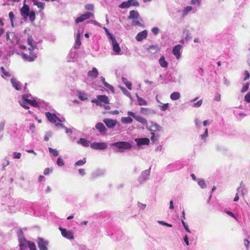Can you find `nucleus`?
Wrapping results in <instances>:
<instances>
[{
    "instance_id": "nucleus-1",
    "label": "nucleus",
    "mask_w": 250,
    "mask_h": 250,
    "mask_svg": "<svg viewBox=\"0 0 250 250\" xmlns=\"http://www.w3.org/2000/svg\"><path fill=\"white\" fill-rule=\"evenodd\" d=\"M19 102L20 105L25 109H28L29 105L36 107L39 106L42 101L40 99L33 97L31 95L25 94L19 99Z\"/></svg>"
},
{
    "instance_id": "nucleus-2",
    "label": "nucleus",
    "mask_w": 250,
    "mask_h": 250,
    "mask_svg": "<svg viewBox=\"0 0 250 250\" xmlns=\"http://www.w3.org/2000/svg\"><path fill=\"white\" fill-rule=\"evenodd\" d=\"M128 19L132 20L133 25L142 28L145 27L143 21L140 17L138 11L135 10L130 11Z\"/></svg>"
},
{
    "instance_id": "nucleus-3",
    "label": "nucleus",
    "mask_w": 250,
    "mask_h": 250,
    "mask_svg": "<svg viewBox=\"0 0 250 250\" xmlns=\"http://www.w3.org/2000/svg\"><path fill=\"white\" fill-rule=\"evenodd\" d=\"M110 146L117 147L119 149L117 151L120 152H123L124 150L128 149L131 147V145L130 143L123 141L112 143Z\"/></svg>"
},
{
    "instance_id": "nucleus-4",
    "label": "nucleus",
    "mask_w": 250,
    "mask_h": 250,
    "mask_svg": "<svg viewBox=\"0 0 250 250\" xmlns=\"http://www.w3.org/2000/svg\"><path fill=\"white\" fill-rule=\"evenodd\" d=\"M21 57L25 61L33 62L37 58L36 53L28 48L26 53H23L21 54Z\"/></svg>"
},
{
    "instance_id": "nucleus-5",
    "label": "nucleus",
    "mask_w": 250,
    "mask_h": 250,
    "mask_svg": "<svg viewBox=\"0 0 250 250\" xmlns=\"http://www.w3.org/2000/svg\"><path fill=\"white\" fill-rule=\"evenodd\" d=\"M45 116L47 120L51 123L56 124L57 121L59 122H62L65 121L64 118H62L61 119L58 117L54 113H51L50 112H46Z\"/></svg>"
},
{
    "instance_id": "nucleus-6",
    "label": "nucleus",
    "mask_w": 250,
    "mask_h": 250,
    "mask_svg": "<svg viewBox=\"0 0 250 250\" xmlns=\"http://www.w3.org/2000/svg\"><path fill=\"white\" fill-rule=\"evenodd\" d=\"M91 102L96 104L97 105H102L103 103L109 104V100L106 95H98L96 99H92Z\"/></svg>"
},
{
    "instance_id": "nucleus-7",
    "label": "nucleus",
    "mask_w": 250,
    "mask_h": 250,
    "mask_svg": "<svg viewBox=\"0 0 250 250\" xmlns=\"http://www.w3.org/2000/svg\"><path fill=\"white\" fill-rule=\"evenodd\" d=\"M90 147L96 150H104L107 147V145L104 142H93L90 144Z\"/></svg>"
},
{
    "instance_id": "nucleus-8",
    "label": "nucleus",
    "mask_w": 250,
    "mask_h": 250,
    "mask_svg": "<svg viewBox=\"0 0 250 250\" xmlns=\"http://www.w3.org/2000/svg\"><path fill=\"white\" fill-rule=\"evenodd\" d=\"M112 42V46L114 54L115 55H122V52L119 44L117 42L116 39L113 38L111 40Z\"/></svg>"
},
{
    "instance_id": "nucleus-9",
    "label": "nucleus",
    "mask_w": 250,
    "mask_h": 250,
    "mask_svg": "<svg viewBox=\"0 0 250 250\" xmlns=\"http://www.w3.org/2000/svg\"><path fill=\"white\" fill-rule=\"evenodd\" d=\"M59 229L61 231L62 235L64 237L70 240L74 239V234L71 230H67L66 229L62 228V227H59Z\"/></svg>"
},
{
    "instance_id": "nucleus-10",
    "label": "nucleus",
    "mask_w": 250,
    "mask_h": 250,
    "mask_svg": "<svg viewBox=\"0 0 250 250\" xmlns=\"http://www.w3.org/2000/svg\"><path fill=\"white\" fill-rule=\"evenodd\" d=\"M94 16L93 13L90 12H86L85 13L82 15L80 17L75 19L76 23L82 22L90 18V17H94Z\"/></svg>"
},
{
    "instance_id": "nucleus-11",
    "label": "nucleus",
    "mask_w": 250,
    "mask_h": 250,
    "mask_svg": "<svg viewBox=\"0 0 250 250\" xmlns=\"http://www.w3.org/2000/svg\"><path fill=\"white\" fill-rule=\"evenodd\" d=\"M183 46L181 44H177L175 45L172 51V54L175 56L176 58L179 60L181 56V50Z\"/></svg>"
},
{
    "instance_id": "nucleus-12",
    "label": "nucleus",
    "mask_w": 250,
    "mask_h": 250,
    "mask_svg": "<svg viewBox=\"0 0 250 250\" xmlns=\"http://www.w3.org/2000/svg\"><path fill=\"white\" fill-rule=\"evenodd\" d=\"M25 0L23 3V5L21 9L20 13L22 17H23L24 19L25 20L28 17V14L30 12L29 6L26 4Z\"/></svg>"
},
{
    "instance_id": "nucleus-13",
    "label": "nucleus",
    "mask_w": 250,
    "mask_h": 250,
    "mask_svg": "<svg viewBox=\"0 0 250 250\" xmlns=\"http://www.w3.org/2000/svg\"><path fill=\"white\" fill-rule=\"evenodd\" d=\"M37 244L40 250H48L47 246L48 244V242L45 241L43 238L40 237L38 238Z\"/></svg>"
},
{
    "instance_id": "nucleus-14",
    "label": "nucleus",
    "mask_w": 250,
    "mask_h": 250,
    "mask_svg": "<svg viewBox=\"0 0 250 250\" xmlns=\"http://www.w3.org/2000/svg\"><path fill=\"white\" fill-rule=\"evenodd\" d=\"M148 33L147 30H144L139 32L135 36V39L137 41L141 42L146 39L147 37Z\"/></svg>"
},
{
    "instance_id": "nucleus-15",
    "label": "nucleus",
    "mask_w": 250,
    "mask_h": 250,
    "mask_svg": "<svg viewBox=\"0 0 250 250\" xmlns=\"http://www.w3.org/2000/svg\"><path fill=\"white\" fill-rule=\"evenodd\" d=\"M134 141L139 146L143 145H148L150 142L149 139L147 138H136Z\"/></svg>"
},
{
    "instance_id": "nucleus-16",
    "label": "nucleus",
    "mask_w": 250,
    "mask_h": 250,
    "mask_svg": "<svg viewBox=\"0 0 250 250\" xmlns=\"http://www.w3.org/2000/svg\"><path fill=\"white\" fill-rule=\"evenodd\" d=\"M99 75V72L96 67H93L87 73V76L92 80L95 79Z\"/></svg>"
},
{
    "instance_id": "nucleus-17",
    "label": "nucleus",
    "mask_w": 250,
    "mask_h": 250,
    "mask_svg": "<svg viewBox=\"0 0 250 250\" xmlns=\"http://www.w3.org/2000/svg\"><path fill=\"white\" fill-rule=\"evenodd\" d=\"M83 34V30L80 31L79 30L78 31V33L76 35V40H75V48H79L81 44V37Z\"/></svg>"
},
{
    "instance_id": "nucleus-18",
    "label": "nucleus",
    "mask_w": 250,
    "mask_h": 250,
    "mask_svg": "<svg viewBox=\"0 0 250 250\" xmlns=\"http://www.w3.org/2000/svg\"><path fill=\"white\" fill-rule=\"evenodd\" d=\"M103 122L105 123L106 125L110 128H113L116 126L117 122L116 120L110 119H104Z\"/></svg>"
},
{
    "instance_id": "nucleus-19",
    "label": "nucleus",
    "mask_w": 250,
    "mask_h": 250,
    "mask_svg": "<svg viewBox=\"0 0 250 250\" xmlns=\"http://www.w3.org/2000/svg\"><path fill=\"white\" fill-rule=\"evenodd\" d=\"M11 83H12V86L17 90H21L22 88V85L16 79L12 78L11 79Z\"/></svg>"
},
{
    "instance_id": "nucleus-20",
    "label": "nucleus",
    "mask_w": 250,
    "mask_h": 250,
    "mask_svg": "<svg viewBox=\"0 0 250 250\" xmlns=\"http://www.w3.org/2000/svg\"><path fill=\"white\" fill-rule=\"evenodd\" d=\"M33 2L34 4L40 9L39 12L41 13V14H43V13L42 11L44 8L45 3L38 0H34Z\"/></svg>"
},
{
    "instance_id": "nucleus-21",
    "label": "nucleus",
    "mask_w": 250,
    "mask_h": 250,
    "mask_svg": "<svg viewBox=\"0 0 250 250\" xmlns=\"http://www.w3.org/2000/svg\"><path fill=\"white\" fill-rule=\"evenodd\" d=\"M77 143L78 144H80L84 147L90 146L91 144L89 141L85 138H80Z\"/></svg>"
},
{
    "instance_id": "nucleus-22",
    "label": "nucleus",
    "mask_w": 250,
    "mask_h": 250,
    "mask_svg": "<svg viewBox=\"0 0 250 250\" xmlns=\"http://www.w3.org/2000/svg\"><path fill=\"white\" fill-rule=\"evenodd\" d=\"M95 128L98 130L101 133H103L106 130L104 125L102 123H97L95 125Z\"/></svg>"
},
{
    "instance_id": "nucleus-23",
    "label": "nucleus",
    "mask_w": 250,
    "mask_h": 250,
    "mask_svg": "<svg viewBox=\"0 0 250 250\" xmlns=\"http://www.w3.org/2000/svg\"><path fill=\"white\" fill-rule=\"evenodd\" d=\"M28 44L30 45V47L31 50L34 51L37 46V43L34 42L31 37H29L27 40Z\"/></svg>"
},
{
    "instance_id": "nucleus-24",
    "label": "nucleus",
    "mask_w": 250,
    "mask_h": 250,
    "mask_svg": "<svg viewBox=\"0 0 250 250\" xmlns=\"http://www.w3.org/2000/svg\"><path fill=\"white\" fill-rule=\"evenodd\" d=\"M183 36L186 41H188L191 39L192 36L189 31L185 29L183 31Z\"/></svg>"
},
{
    "instance_id": "nucleus-25",
    "label": "nucleus",
    "mask_w": 250,
    "mask_h": 250,
    "mask_svg": "<svg viewBox=\"0 0 250 250\" xmlns=\"http://www.w3.org/2000/svg\"><path fill=\"white\" fill-rule=\"evenodd\" d=\"M159 62L161 67L163 68H167L168 66V63L166 61L164 56H161L159 60Z\"/></svg>"
},
{
    "instance_id": "nucleus-26",
    "label": "nucleus",
    "mask_w": 250,
    "mask_h": 250,
    "mask_svg": "<svg viewBox=\"0 0 250 250\" xmlns=\"http://www.w3.org/2000/svg\"><path fill=\"white\" fill-rule=\"evenodd\" d=\"M77 95L79 98L82 101H85L87 99V95L84 92H83L81 91H77Z\"/></svg>"
},
{
    "instance_id": "nucleus-27",
    "label": "nucleus",
    "mask_w": 250,
    "mask_h": 250,
    "mask_svg": "<svg viewBox=\"0 0 250 250\" xmlns=\"http://www.w3.org/2000/svg\"><path fill=\"white\" fill-rule=\"evenodd\" d=\"M31 242L26 241V240H21L20 241V247L21 250H23L27 246L29 247V243H31Z\"/></svg>"
},
{
    "instance_id": "nucleus-28",
    "label": "nucleus",
    "mask_w": 250,
    "mask_h": 250,
    "mask_svg": "<svg viewBox=\"0 0 250 250\" xmlns=\"http://www.w3.org/2000/svg\"><path fill=\"white\" fill-rule=\"evenodd\" d=\"M181 95L179 92H174L170 94V98L173 101L178 100L180 98Z\"/></svg>"
},
{
    "instance_id": "nucleus-29",
    "label": "nucleus",
    "mask_w": 250,
    "mask_h": 250,
    "mask_svg": "<svg viewBox=\"0 0 250 250\" xmlns=\"http://www.w3.org/2000/svg\"><path fill=\"white\" fill-rule=\"evenodd\" d=\"M192 9H193L190 6H187L186 7L183 11L182 17H184L186 16Z\"/></svg>"
},
{
    "instance_id": "nucleus-30",
    "label": "nucleus",
    "mask_w": 250,
    "mask_h": 250,
    "mask_svg": "<svg viewBox=\"0 0 250 250\" xmlns=\"http://www.w3.org/2000/svg\"><path fill=\"white\" fill-rule=\"evenodd\" d=\"M122 82L129 90L132 89V83L125 78H122Z\"/></svg>"
},
{
    "instance_id": "nucleus-31",
    "label": "nucleus",
    "mask_w": 250,
    "mask_h": 250,
    "mask_svg": "<svg viewBox=\"0 0 250 250\" xmlns=\"http://www.w3.org/2000/svg\"><path fill=\"white\" fill-rule=\"evenodd\" d=\"M121 120L123 124H130L133 121V120L130 117H122Z\"/></svg>"
},
{
    "instance_id": "nucleus-32",
    "label": "nucleus",
    "mask_w": 250,
    "mask_h": 250,
    "mask_svg": "<svg viewBox=\"0 0 250 250\" xmlns=\"http://www.w3.org/2000/svg\"><path fill=\"white\" fill-rule=\"evenodd\" d=\"M135 120H137L138 122L142 123L144 125H146L147 124V121L146 120L140 116H138L137 117H135Z\"/></svg>"
},
{
    "instance_id": "nucleus-33",
    "label": "nucleus",
    "mask_w": 250,
    "mask_h": 250,
    "mask_svg": "<svg viewBox=\"0 0 250 250\" xmlns=\"http://www.w3.org/2000/svg\"><path fill=\"white\" fill-rule=\"evenodd\" d=\"M0 70L2 73L1 76L3 78L10 77L11 76L10 73L7 71L3 67H1Z\"/></svg>"
},
{
    "instance_id": "nucleus-34",
    "label": "nucleus",
    "mask_w": 250,
    "mask_h": 250,
    "mask_svg": "<svg viewBox=\"0 0 250 250\" xmlns=\"http://www.w3.org/2000/svg\"><path fill=\"white\" fill-rule=\"evenodd\" d=\"M153 127L154 128V129H149L150 132V133L151 134V136L150 137L151 138V140L152 142H155V133L154 132L155 131L156 129V124H155L153 125Z\"/></svg>"
},
{
    "instance_id": "nucleus-35",
    "label": "nucleus",
    "mask_w": 250,
    "mask_h": 250,
    "mask_svg": "<svg viewBox=\"0 0 250 250\" xmlns=\"http://www.w3.org/2000/svg\"><path fill=\"white\" fill-rule=\"evenodd\" d=\"M157 103H159L161 104V105H159L158 106L160 107V109L162 111H165L168 107L169 104L168 103L163 104L158 99H157Z\"/></svg>"
},
{
    "instance_id": "nucleus-36",
    "label": "nucleus",
    "mask_w": 250,
    "mask_h": 250,
    "mask_svg": "<svg viewBox=\"0 0 250 250\" xmlns=\"http://www.w3.org/2000/svg\"><path fill=\"white\" fill-rule=\"evenodd\" d=\"M138 104L140 105H147L146 102L143 98L140 97L138 95H136Z\"/></svg>"
},
{
    "instance_id": "nucleus-37",
    "label": "nucleus",
    "mask_w": 250,
    "mask_h": 250,
    "mask_svg": "<svg viewBox=\"0 0 250 250\" xmlns=\"http://www.w3.org/2000/svg\"><path fill=\"white\" fill-rule=\"evenodd\" d=\"M9 19L10 20V22H11V26L12 27H15V25H14V19H15V15L13 13V12H10L9 13Z\"/></svg>"
},
{
    "instance_id": "nucleus-38",
    "label": "nucleus",
    "mask_w": 250,
    "mask_h": 250,
    "mask_svg": "<svg viewBox=\"0 0 250 250\" xmlns=\"http://www.w3.org/2000/svg\"><path fill=\"white\" fill-rule=\"evenodd\" d=\"M49 153L54 156H57L59 155V151L56 149L51 147L48 148Z\"/></svg>"
},
{
    "instance_id": "nucleus-39",
    "label": "nucleus",
    "mask_w": 250,
    "mask_h": 250,
    "mask_svg": "<svg viewBox=\"0 0 250 250\" xmlns=\"http://www.w3.org/2000/svg\"><path fill=\"white\" fill-rule=\"evenodd\" d=\"M198 185L202 188H206L207 185L205 182V181L203 179H199L198 180Z\"/></svg>"
},
{
    "instance_id": "nucleus-40",
    "label": "nucleus",
    "mask_w": 250,
    "mask_h": 250,
    "mask_svg": "<svg viewBox=\"0 0 250 250\" xmlns=\"http://www.w3.org/2000/svg\"><path fill=\"white\" fill-rule=\"evenodd\" d=\"M28 17L29 18L31 21H34L35 19V12L34 11H30L29 14H28Z\"/></svg>"
},
{
    "instance_id": "nucleus-41",
    "label": "nucleus",
    "mask_w": 250,
    "mask_h": 250,
    "mask_svg": "<svg viewBox=\"0 0 250 250\" xmlns=\"http://www.w3.org/2000/svg\"><path fill=\"white\" fill-rule=\"evenodd\" d=\"M148 50L150 53L155 54L156 53V46L155 45H151L148 47Z\"/></svg>"
},
{
    "instance_id": "nucleus-42",
    "label": "nucleus",
    "mask_w": 250,
    "mask_h": 250,
    "mask_svg": "<svg viewBox=\"0 0 250 250\" xmlns=\"http://www.w3.org/2000/svg\"><path fill=\"white\" fill-rule=\"evenodd\" d=\"M85 162H86V159L85 158H84L82 160H80L78 161L77 162H76L75 164V166L76 167L82 166V165H83L85 163Z\"/></svg>"
},
{
    "instance_id": "nucleus-43",
    "label": "nucleus",
    "mask_w": 250,
    "mask_h": 250,
    "mask_svg": "<svg viewBox=\"0 0 250 250\" xmlns=\"http://www.w3.org/2000/svg\"><path fill=\"white\" fill-rule=\"evenodd\" d=\"M120 89H121V90L122 91L124 94H125L129 98L131 97L130 93L128 91H127L125 87H120Z\"/></svg>"
},
{
    "instance_id": "nucleus-44",
    "label": "nucleus",
    "mask_w": 250,
    "mask_h": 250,
    "mask_svg": "<svg viewBox=\"0 0 250 250\" xmlns=\"http://www.w3.org/2000/svg\"><path fill=\"white\" fill-rule=\"evenodd\" d=\"M103 29L105 31L107 36H108V38L111 40L113 39V38H114L113 36L109 32L108 29L105 27H103Z\"/></svg>"
},
{
    "instance_id": "nucleus-45",
    "label": "nucleus",
    "mask_w": 250,
    "mask_h": 250,
    "mask_svg": "<svg viewBox=\"0 0 250 250\" xmlns=\"http://www.w3.org/2000/svg\"><path fill=\"white\" fill-rule=\"evenodd\" d=\"M249 86H250L249 83H248V82L246 83L245 84V85H243V86L241 90V92L242 93H244V92L247 91L249 89Z\"/></svg>"
},
{
    "instance_id": "nucleus-46",
    "label": "nucleus",
    "mask_w": 250,
    "mask_h": 250,
    "mask_svg": "<svg viewBox=\"0 0 250 250\" xmlns=\"http://www.w3.org/2000/svg\"><path fill=\"white\" fill-rule=\"evenodd\" d=\"M203 100H200L198 101L197 102L193 103V104L192 105V106L194 107H199L201 106Z\"/></svg>"
},
{
    "instance_id": "nucleus-47",
    "label": "nucleus",
    "mask_w": 250,
    "mask_h": 250,
    "mask_svg": "<svg viewBox=\"0 0 250 250\" xmlns=\"http://www.w3.org/2000/svg\"><path fill=\"white\" fill-rule=\"evenodd\" d=\"M208 136V130L207 128H206L204 133L202 135H201V139L202 140H203L204 141H205Z\"/></svg>"
},
{
    "instance_id": "nucleus-48",
    "label": "nucleus",
    "mask_w": 250,
    "mask_h": 250,
    "mask_svg": "<svg viewBox=\"0 0 250 250\" xmlns=\"http://www.w3.org/2000/svg\"><path fill=\"white\" fill-rule=\"evenodd\" d=\"M57 164L59 166L62 167L64 165V161L62 158L59 157L57 161Z\"/></svg>"
},
{
    "instance_id": "nucleus-49",
    "label": "nucleus",
    "mask_w": 250,
    "mask_h": 250,
    "mask_svg": "<svg viewBox=\"0 0 250 250\" xmlns=\"http://www.w3.org/2000/svg\"><path fill=\"white\" fill-rule=\"evenodd\" d=\"M13 158L19 159H20L21 156V154L20 152H14L13 153Z\"/></svg>"
},
{
    "instance_id": "nucleus-50",
    "label": "nucleus",
    "mask_w": 250,
    "mask_h": 250,
    "mask_svg": "<svg viewBox=\"0 0 250 250\" xmlns=\"http://www.w3.org/2000/svg\"><path fill=\"white\" fill-rule=\"evenodd\" d=\"M201 0H191V4L192 5H197L198 6H199L201 4Z\"/></svg>"
},
{
    "instance_id": "nucleus-51",
    "label": "nucleus",
    "mask_w": 250,
    "mask_h": 250,
    "mask_svg": "<svg viewBox=\"0 0 250 250\" xmlns=\"http://www.w3.org/2000/svg\"><path fill=\"white\" fill-rule=\"evenodd\" d=\"M29 130L32 133H34L36 130V126L34 124H30L29 125Z\"/></svg>"
},
{
    "instance_id": "nucleus-52",
    "label": "nucleus",
    "mask_w": 250,
    "mask_h": 250,
    "mask_svg": "<svg viewBox=\"0 0 250 250\" xmlns=\"http://www.w3.org/2000/svg\"><path fill=\"white\" fill-rule=\"evenodd\" d=\"M5 120H2L0 123V133L3 131L5 125Z\"/></svg>"
},
{
    "instance_id": "nucleus-53",
    "label": "nucleus",
    "mask_w": 250,
    "mask_h": 250,
    "mask_svg": "<svg viewBox=\"0 0 250 250\" xmlns=\"http://www.w3.org/2000/svg\"><path fill=\"white\" fill-rule=\"evenodd\" d=\"M104 85L106 88H108L110 89L111 91L114 92V87L111 85L109 84V83L106 82L104 84Z\"/></svg>"
},
{
    "instance_id": "nucleus-54",
    "label": "nucleus",
    "mask_w": 250,
    "mask_h": 250,
    "mask_svg": "<svg viewBox=\"0 0 250 250\" xmlns=\"http://www.w3.org/2000/svg\"><path fill=\"white\" fill-rule=\"evenodd\" d=\"M129 5H132L134 6H138L139 3L136 0H129L128 1Z\"/></svg>"
},
{
    "instance_id": "nucleus-55",
    "label": "nucleus",
    "mask_w": 250,
    "mask_h": 250,
    "mask_svg": "<svg viewBox=\"0 0 250 250\" xmlns=\"http://www.w3.org/2000/svg\"><path fill=\"white\" fill-rule=\"evenodd\" d=\"M85 8L87 10H93L94 5L92 4H88L85 6Z\"/></svg>"
},
{
    "instance_id": "nucleus-56",
    "label": "nucleus",
    "mask_w": 250,
    "mask_h": 250,
    "mask_svg": "<svg viewBox=\"0 0 250 250\" xmlns=\"http://www.w3.org/2000/svg\"><path fill=\"white\" fill-rule=\"evenodd\" d=\"M245 77L243 79V81H245L248 80L250 78V74L248 71L245 70Z\"/></svg>"
},
{
    "instance_id": "nucleus-57",
    "label": "nucleus",
    "mask_w": 250,
    "mask_h": 250,
    "mask_svg": "<svg viewBox=\"0 0 250 250\" xmlns=\"http://www.w3.org/2000/svg\"><path fill=\"white\" fill-rule=\"evenodd\" d=\"M9 160L7 159V158H5L3 160V164H2L3 169H4V167H6V166H7L9 165Z\"/></svg>"
},
{
    "instance_id": "nucleus-58",
    "label": "nucleus",
    "mask_w": 250,
    "mask_h": 250,
    "mask_svg": "<svg viewBox=\"0 0 250 250\" xmlns=\"http://www.w3.org/2000/svg\"><path fill=\"white\" fill-rule=\"evenodd\" d=\"M245 100L247 103H250V92H249L245 96Z\"/></svg>"
},
{
    "instance_id": "nucleus-59",
    "label": "nucleus",
    "mask_w": 250,
    "mask_h": 250,
    "mask_svg": "<svg viewBox=\"0 0 250 250\" xmlns=\"http://www.w3.org/2000/svg\"><path fill=\"white\" fill-rule=\"evenodd\" d=\"M194 122L197 127L199 128L201 126V122L198 119H195Z\"/></svg>"
},
{
    "instance_id": "nucleus-60",
    "label": "nucleus",
    "mask_w": 250,
    "mask_h": 250,
    "mask_svg": "<svg viewBox=\"0 0 250 250\" xmlns=\"http://www.w3.org/2000/svg\"><path fill=\"white\" fill-rule=\"evenodd\" d=\"M129 4L128 2H124L120 5V7L121 8H127L129 7Z\"/></svg>"
},
{
    "instance_id": "nucleus-61",
    "label": "nucleus",
    "mask_w": 250,
    "mask_h": 250,
    "mask_svg": "<svg viewBox=\"0 0 250 250\" xmlns=\"http://www.w3.org/2000/svg\"><path fill=\"white\" fill-rule=\"evenodd\" d=\"M89 22L91 23H92L95 25H97L99 27H101V25L100 23H99V22H98L97 21H94V20H91L90 21H89Z\"/></svg>"
},
{
    "instance_id": "nucleus-62",
    "label": "nucleus",
    "mask_w": 250,
    "mask_h": 250,
    "mask_svg": "<svg viewBox=\"0 0 250 250\" xmlns=\"http://www.w3.org/2000/svg\"><path fill=\"white\" fill-rule=\"evenodd\" d=\"M182 224L183 225V226H184V228L188 232H190V231L189 230L188 226L186 225V224L185 223V222H184V221L183 220L182 221Z\"/></svg>"
},
{
    "instance_id": "nucleus-63",
    "label": "nucleus",
    "mask_w": 250,
    "mask_h": 250,
    "mask_svg": "<svg viewBox=\"0 0 250 250\" xmlns=\"http://www.w3.org/2000/svg\"><path fill=\"white\" fill-rule=\"evenodd\" d=\"M244 245L247 249L249 248V246H250V241L247 239H245Z\"/></svg>"
},
{
    "instance_id": "nucleus-64",
    "label": "nucleus",
    "mask_w": 250,
    "mask_h": 250,
    "mask_svg": "<svg viewBox=\"0 0 250 250\" xmlns=\"http://www.w3.org/2000/svg\"><path fill=\"white\" fill-rule=\"evenodd\" d=\"M128 115L131 116L133 118H134L135 119V117H137V115H136L135 114L132 112V111H128L127 112Z\"/></svg>"
}]
</instances>
